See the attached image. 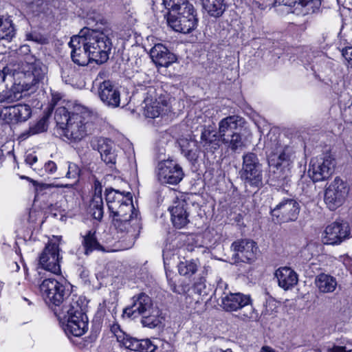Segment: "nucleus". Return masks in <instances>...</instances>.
<instances>
[{
  "instance_id": "53",
  "label": "nucleus",
  "mask_w": 352,
  "mask_h": 352,
  "mask_svg": "<svg viewBox=\"0 0 352 352\" xmlns=\"http://www.w3.org/2000/svg\"><path fill=\"white\" fill-rule=\"evenodd\" d=\"M25 162L32 166L38 160L37 157L34 153H29L25 156Z\"/></svg>"
},
{
  "instance_id": "25",
  "label": "nucleus",
  "mask_w": 352,
  "mask_h": 352,
  "mask_svg": "<svg viewBox=\"0 0 352 352\" xmlns=\"http://www.w3.org/2000/svg\"><path fill=\"white\" fill-rule=\"evenodd\" d=\"M187 210L188 204L184 199H177L174 202L170 211L171 213V220L175 228H182L189 222Z\"/></svg>"
},
{
  "instance_id": "19",
  "label": "nucleus",
  "mask_w": 352,
  "mask_h": 352,
  "mask_svg": "<svg viewBox=\"0 0 352 352\" xmlns=\"http://www.w3.org/2000/svg\"><path fill=\"white\" fill-rule=\"evenodd\" d=\"M167 23L175 31L184 34L190 33L197 25L198 19L195 14L176 15L174 13L166 14Z\"/></svg>"
},
{
  "instance_id": "50",
  "label": "nucleus",
  "mask_w": 352,
  "mask_h": 352,
  "mask_svg": "<svg viewBox=\"0 0 352 352\" xmlns=\"http://www.w3.org/2000/svg\"><path fill=\"white\" fill-rule=\"evenodd\" d=\"M69 71L72 72V69L67 66L62 69L61 77L66 83H70L72 80V76L69 75Z\"/></svg>"
},
{
  "instance_id": "3",
  "label": "nucleus",
  "mask_w": 352,
  "mask_h": 352,
  "mask_svg": "<svg viewBox=\"0 0 352 352\" xmlns=\"http://www.w3.org/2000/svg\"><path fill=\"white\" fill-rule=\"evenodd\" d=\"M105 199L109 217L116 228L120 232H134L140 228L138 212L133 206L130 192H122L113 188L106 189Z\"/></svg>"
},
{
  "instance_id": "42",
  "label": "nucleus",
  "mask_w": 352,
  "mask_h": 352,
  "mask_svg": "<svg viewBox=\"0 0 352 352\" xmlns=\"http://www.w3.org/2000/svg\"><path fill=\"white\" fill-rule=\"evenodd\" d=\"M29 8L35 13H40L45 10V2L43 0H25Z\"/></svg>"
},
{
  "instance_id": "11",
  "label": "nucleus",
  "mask_w": 352,
  "mask_h": 352,
  "mask_svg": "<svg viewBox=\"0 0 352 352\" xmlns=\"http://www.w3.org/2000/svg\"><path fill=\"white\" fill-rule=\"evenodd\" d=\"M240 176L245 184L259 188L263 185L261 164L256 154L248 153L243 156Z\"/></svg>"
},
{
  "instance_id": "33",
  "label": "nucleus",
  "mask_w": 352,
  "mask_h": 352,
  "mask_svg": "<svg viewBox=\"0 0 352 352\" xmlns=\"http://www.w3.org/2000/svg\"><path fill=\"white\" fill-rule=\"evenodd\" d=\"M198 267V261L195 259L182 261L177 265L179 274L186 278L194 275L197 272Z\"/></svg>"
},
{
  "instance_id": "54",
  "label": "nucleus",
  "mask_w": 352,
  "mask_h": 352,
  "mask_svg": "<svg viewBox=\"0 0 352 352\" xmlns=\"http://www.w3.org/2000/svg\"><path fill=\"white\" fill-rule=\"evenodd\" d=\"M10 72V69L8 67H4L3 70L0 69V85L5 81L7 74Z\"/></svg>"
},
{
  "instance_id": "6",
  "label": "nucleus",
  "mask_w": 352,
  "mask_h": 352,
  "mask_svg": "<svg viewBox=\"0 0 352 352\" xmlns=\"http://www.w3.org/2000/svg\"><path fill=\"white\" fill-rule=\"evenodd\" d=\"M40 291L45 302L56 316L57 309H62L69 298L80 300V297L72 295L70 291L57 280L48 278L40 285Z\"/></svg>"
},
{
  "instance_id": "18",
  "label": "nucleus",
  "mask_w": 352,
  "mask_h": 352,
  "mask_svg": "<svg viewBox=\"0 0 352 352\" xmlns=\"http://www.w3.org/2000/svg\"><path fill=\"white\" fill-rule=\"evenodd\" d=\"M1 114L8 123L17 124L27 121L32 115V109L28 104H17L4 107Z\"/></svg>"
},
{
  "instance_id": "52",
  "label": "nucleus",
  "mask_w": 352,
  "mask_h": 352,
  "mask_svg": "<svg viewBox=\"0 0 352 352\" xmlns=\"http://www.w3.org/2000/svg\"><path fill=\"white\" fill-rule=\"evenodd\" d=\"M342 56L347 62L352 65V47H347L343 49Z\"/></svg>"
},
{
  "instance_id": "28",
  "label": "nucleus",
  "mask_w": 352,
  "mask_h": 352,
  "mask_svg": "<svg viewBox=\"0 0 352 352\" xmlns=\"http://www.w3.org/2000/svg\"><path fill=\"white\" fill-rule=\"evenodd\" d=\"M217 132L214 126L209 125L201 129L200 143L208 152H214L219 147Z\"/></svg>"
},
{
  "instance_id": "32",
  "label": "nucleus",
  "mask_w": 352,
  "mask_h": 352,
  "mask_svg": "<svg viewBox=\"0 0 352 352\" xmlns=\"http://www.w3.org/2000/svg\"><path fill=\"white\" fill-rule=\"evenodd\" d=\"M162 321V318L160 315V311L153 307L151 311L142 316L141 323L145 327L153 329L159 326Z\"/></svg>"
},
{
  "instance_id": "1",
  "label": "nucleus",
  "mask_w": 352,
  "mask_h": 352,
  "mask_svg": "<svg viewBox=\"0 0 352 352\" xmlns=\"http://www.w3.org/2000/svg\"><path fill=\"white\" fill-rule=\"evenodd\" d=\"M87 23L89 28L82 29L69 43L72 61L80 66L87 65L91 60L104 63L112 48L113 32L109 23L97 12L89 14Z\"/></svg>"
},
{
  "instance_id": "46",
  "label": "nucleus",
  "mask_w": 352,
  "mask_h": 352,
  "mask_svg": "<svg viewBox=\"0 0 352 352\" xmlns=\"http://www.w3.org/2000/svg\"><path fill=\"white\" fill-rule=\"evenodd\" d=\"M228 291V285L220 279L217 282V285L216 289L214 291V294L216 295L220 296V298L221 299V296H223V292H229Z\"/></svg>"
},
{
  "instance_id": "27",
  "label": "nucleus",
  "mask_w": 352,
  "mask_h": 352,
  "mask_svg": "<svg viewBox=\"0 0 352 352\" xmlns=\"http://www.w3.org/2000/svg\"><path fill=\"white\" fill-rule=\"evenodd\" d=\"M278 285L285 290L294 287L298 283V275L290 267H280L275 272Z\"/></svg>"
},
{
  "instance_id": "48",
  "label": "nucleus",
  "mask_w": 352,
  "mask_h": 352,
  "mask_svg": "<svg viewBox=\"0 0 352 352\" xmlns=\"http://www.w3.org/2000/svg\"><path fill=\"white\" fill-rule=\"evenodd\" d=\"M329 352H352V343L349 342L344 346H334Z\"/></svg>"
},
{
  "instance_id": "12",
  "label": "nucleus",
  "mask_w": 352,
  "mask_h": 352,
  "mask_svg": "<svg viewBox=\"0 0 352 352\" xmlns=\"http://www.w3.org/2000/svg\"><path fill=\"white\" fill-rule=\"evenodd\" d=\"M30 52V46L28 45H21L18 50L19 55L25 56L24 63H22L21 72L29 79L30 83L35 85L44 77L45 68L42 63Z\"/></svg>"
},
{
  "instance_id": "2",
  "label": "nucleus",
  "mask_w": 352,
  "mask_h": 352,
  "mask_svg": "<svg viewBox=\"0 0 352 352\" xmlns=\"http://www.w3.org/2000/svg\"><path fill=\"white\" fill-rule=\"evenodd\" d=\"M264 147L270 166V184L277 187L285 186L289 182L293 164L292 148L283 144L280 135L272 131L267 135Z\"/></svg>"
},
{
  "instance_id": "22",
  "label": "nucleus",
  "mask_w": 352,
  "mask_h": 352,
  "mask_svg": "<svg viewBox=\"0 0 352 352\" xmlns=\"http://www.w3.org/2000/svg\"><path fill=\"white\" fill-rule=\"evenodd\" d=\"M244 124V119L239 116H230L223 118L219 122L218 135L220 140H225L232 133L241 131Z\"/></svg>"
},
{
  "instance_id": "59",
  "label": "nucleus",
  "mask_w": 352,
  "mask_h": 352,
  "mask_svg": "<svg viewBox=\"0 0 352 352\" xmlns=\"http://www.w3.org/2000/svg\"><path fill=\"white\" fill-rule=\"evenodd\" d=\"M23 299L26 301H28V300L26 298H24Z\"/></svg>"
},
{
  "instance_id": "55",
  "label": "nucleus",
  "mask_w": 352,
  "mask_h": 352,
  "mask_svg": "<svg viewBox=\"0 0 352 352\" xmlns=\"http://www.w3.org/2000/svg\"><path fill=\"white\" fill-rule=\"evenodd\" d=\"M260 352H276V351L269 346H263Z\"/></svg>"
},
{
  "instance_id": "20",
  "label": "nucleus",
  "mask_w": 352,
  "mask_h": 352,
  "mask_svg": "<svg viewBox=\"0 0 352 352\" xmlns=\"http://www.w3.org/2000/svg\"><path fill=\"white\" fill-rule=\"evenodd\" d=\"M153 302L151 298L144 293H140L132 298V304L124 309V315L129 318L142 316L151 311Z\"/></svg>"
},
{
  "instance_id": "21",
  "label": "nucleus",
  "mask_w": 352,
  "mask_h": 352,
  "mask_svg": "<svg viewBox=\"0 0 352 352\" xmlns=\"http://www.w3.org/2000/svg\"><path fill=\"white\" fill-rule=\"evenodd\" d=\"M234 256L242 262H249L254 258L257 250L256 243L250 239H241L234 241L231 246Z\"/></svg>"
},
{
  "instance_id": "36",
  "label": "nucleus",
  "mask_w": 352,
  "mask_h": 352,
  "mask_svg": "<svg viewBox=\"0 0 352 352\" xmlns=\"http://www.w3.org/2000/svg\"><path fill=\"white\" fill-rule=\"evenodd\" d=\"M95 234V231L89 230L83 236L82 245L85 248L86 254H89L95 250H100L101 247Z\"/></svg>"
},
{
  "instance_id": "34",
  "label": "nucleus",
  "mask_w": 352,
  "mask_h": 352,
  "mask_svg": "<svg viewBox=\"0 0 352 352\" xmlns=\"http://www.w3.org/2000/svg\"><path fill=\"white\" fill-rule=\"evenodd\" d=\"M23 98L19 85L13 86L8 90L0 92V103H12Z\"/></svg>"
},
{
  "instance_id": "17",
  "label": "nucleus",
  "mask_w": 352,
  "mask_h": 352,
  "mask_svg": "<svg viewBox=\"0 0 352 352\" xmlns=\"http://www.w3.org/2000/svg\"><path fill=\"white\" fill-rule=\"evenodd\" d=\"M98 96L102 102L110 108H116L120 104V91L110 80H104L99 84Z\"/></svg>"
},
{
  "instance_id": "10",
  "label": "nucleus",
  "mask_w": 352,
  "mask_h": 352,
  "mask_svg": "<svg viewBox=\"0 0 352 352\" xmlns=\"http://www.w3.org/2000/svg\"><path fill=\"white\" fill-rule=\"evenodd\" d=\"M336 166V159L332 155L326 153L311 160L308 173L314 182H322L331 177Z\"/></svg>"
},
{
  "instance_id": "8",
  "label": "nucleus",
  "mask_w": 352,
  "mask_h": 352,
  "mask_svg": "<svg viewBox=\"0 0 352 352\" xmlns=\"http://www.w3.org/2000/svg\"><path fill=\"white\" fill-rule=\"evenodd\" d=\"M350 187L346 180L336 177L333 181L325 186L324 201L331 210H335L345 201Z\"/></svg>"
},
{
  "instance_id": "9",
  "label": "nucleus",
  "mask_w": 352,
  "mask_h": 352,
  "mask_svg": "<svg viewBox=\"0 0 352 352\" xmlns=\"http://www.w3.org/2000/svg\"><path fill=\"white\" fill-rule=\"evenodd\" d=\"M221 303L223 308L227 311L245 309L239 314L243 320L254 318V312L251 305L250 295H245L240 292H223Z\"/></svg>"
},
{
  "instance_id": "47",
  "label": "nucleus",
  "mask_w": 352,
  "mask_h": 352,
  "mask_svg": "<svg viewBox=\"0 0 352 352\" xmlns=\"http://www.w3.org/2000/svg\"><path fill=\"white\" fill-rule=\"evenodd\" d=\"M79 174V168L76 164L69 163L68 165V170L66 173L67 178H76Z\"/></svg>"
},
{
  "instance_id": "57",
  "label": "nucleus",
  "mask_w": 352,
  "mask_h": 352,
  "mask_svg": "<svg viewBox=\"0 0 352 352\" xmlns=\"http://www.w3.org/2000/svg\"><path fill=\"white\" fill-rule=\"evenodd\" d=\"M89 276V272L88 271H85V270H83L81 274H80V276L82 278H83L85 280H86V278L88 277Z\"/></svg>"
},
{
  "instance_id": "40",
  "label": "nucleus",
  "mask_w": 352,
  "mask_h": 352,
  "mask_svg": "<svg viewBox=\"0 0 352 352\" xmlns=\"http://www.w3.org/2000/svg\"><path fill=\"white\" fill-rule=\"evenodd\" d=\"M111 331L116 337L118 342L121 346H124L125 342L129 339L130 336L126 334L121 329L118 323H114L111 326Z\"/></svg>"
},
{
  "instance_id": "41",
  "label": "nucleus",
  "mask_w": 352,
  "mask_h": 352,
  "mask_svg": "<svg viewBox=\"0 0 352 352\" xmlns=\"http://www.w3.org/2000/svg\"><path fill=\"white\" fill-rule=\"evenodd\" d=\"M187 14H195V10L193 6L188 0H184V3L176 9L175 14L186 15Z\"/></svg>"
},
{
  "instance_id": "30",
  "label": "nucleus",
  "mask_w": 352,
  "mask_h": 352,
  "mask_svg": "<svg viewBox=\"0 0 352 352\" xmlns=\"http://www.w3.org/2000/svg\"><path fill=\"white\" fill-rule=\"evenodd\" d=\"M204 10L214 18L220 17L226 10L225 0H200Z\"/></svg>"
},
{
  "instance_id": "13",
  "label": "nucleus",
  "mask_w": 352,
  "mask_h": 352,
  "mask_svg": "<svg viewBox=\"0 0 352 352\" xmlns=\"http://www.w3.org/2000/svg\"><path fill=\"white\" fill-rule=\"evenodd\" d=\"M145 98L144 102V115L147 118H155L159 117L162 113L168 110L166 107V100H164L160 101L162 106H155L154 97L163 96L165 94V90L160 85L155 83V85L148 86L145 89Z\"/></svg>"
},
{
  "instance_id": "38",
  "label": "nucleus",
  "mask_w": 352,
  "mask_h": 352,
  "mask_svg": "<svg viewBox=\"0 0 352 352\" xmlns=\"http://www.w3.org/2000/svg\"><path fill=\"white\" fill-rule=\"evenodd\" d=\"M283 3L290 7L298 3L302 7H307V11H311L312 12L318 10L321 6V0H283Z\"/></svg>"
},
{
  "instance_id": "24",
  "label": "nucleus",
  "mask_w": 352,
  "mask_h": 352,
  "mask_svg": "<svg viewBox=\"0 0 352 352\" xmlns=\"http://www.w3.org/2000/svg\"><path fill=\"white\" fill-rule=\"evenodd\" d=\"M91 146L93 149L98 151L102 160L107 164H116V154L110 140L102 138H94L91 142Z\"/></svg>"
},
{
  "instance_id": "56",
  "label": "nucleus",
  "mask_w": 352,
  "mask_h": 352,
  "mask_svg": "<svg viewBox=\"0 0 352 352\" xmlns=\"http://www.w3.org/2000/svg\"><path fill=\"white\" fill-rule=\"evenodd\" d=\"M41 186H42L43 188H50V187H52V186H56V187H63V186H62V185H56V186H54V185H53V184H41Z\"/></svg>"
},
{
  "instance_id": "37",
  "label": "nucleus",
  "mask_w": 352,
  "mask_h": 352,
  "mask_svg": "<svg viewBox=\"0 0 352 352\" xmlns=\"http://www.w3.org/2000/svg\"><path fill=\"white\" fill-rule=\"evenodd\" d=\"M15 35L13 24L10 19H6L0 22V41L5 40L10 42Z\"/></svg>"
},
{
  "instance_id": "16",
  "label": "nucleus",
  "mask_w": 352,
  "mask_h": 352,
  "mask_svg": "<svg viewBox=\"0 0 352 352\" xmlns=\"http://www.w3.org/2000/svg\"><path fill=\"white\" fill-rule=\"evenodd\" d=\"M350 231L346 223L333 222L325 228L322 242L327 245H337L349 237Z\"/></svg>"
},
{
  "instance_id": "5",
  "label": "nucleus",
  "mask_w": 352,
  "mask_h": 352,
  "mask_svg": "<svg viewBox=\"0 0 352 352\" xmlns=\"http://www.w3.org/2000/svg\"><path fill=\"white\" fill-rule=\"evenodd\" d=\"M80 300L69 298L65 302L63 307L57 309L56 317L62 324L63 329L69 337H80L88 329V320L82 312Z\"/></svg>"
},
{
  "instance_id": "49",
  "label": "nucleus",
  "mask_w": 352,
  "mask_h": 352,
  "mask_svg": "<svg viewBox=\"0 0 352 352\" xmlns=\"http://www.w3.org/2000/svg\"><path fill=\"white\" fill-rule=\"evenodd\" d=\"M153 99H155V100H154V102H155L154 105L155 106H160V105L162 106L160 101L166 100V107H168V108L169 107L170 96L169 94L167 93L166 91H165V94L164 95L163 94V96L154 97Z\"/></svg>"
},
{
  "instance_id": "23",
  "label": "nucleus",
  "mask_w": 352,
  "mask_h": 352,
  "mask_svg": "<svg viewBox=\"0 0 352 352\" xmlns=\"http://www.w3.org/2000/svg\"><path fill=\"white\" fill-rule=\"evenodd\" d=\"M153 63L158 67H168L175 62L176 56L161 43L155 45L150 51Z\"/></svg>"
},
{
  "instance_id": "31",
  "label": "nucleus",
  "mask_w": 352,
  "mask_h": 352,
  "mask_svg": "<svg viewBox=\"0 0 352 352\" xmlns=\"http://www.w3.org/2000/svg\"><path fill=\"white\" fill-rule=\"evenodd\" d=\"M89 212L97 220H101L104 214V206L100 193H95L93 196L89 207Z\"/></svg>"
},
{
  "instance_id": "60",
  "label": "nucleus",
  "mask_w": 352,
  "mask_h": 352,
  "mask_svg": "<svg viewBox=\"0 0 352 352\" xmlns=\"http://www.w3.org/2000/svg\"><path fill=\"white\" fill-rule=\"evenodd\" d=\"M0 22H1V18H0Z\"/></svg>"
},
{
  "instance_id": "7",
  "label": "nucleus",
  "mask_w": 352,
  "mask_h": 352,
  "mask_svg": "<svg viewBox=\"0 0 352 352\" xmlns=\"http://www.w3.org/2000/svg\"><path fill=\"white\" fill-rule=\"evenodd\" d=\"M61 240L60 236H52L38 257V265L41 267L54 274L60 273V263L63 259L60 248Z\"/></svg>"
},
{
  "instance_id": "44",
  "label": "nucleus",
  "mask_w": 352,
  "mask_h": 352,
  "mask_svg": "<svg viewBox=\"0 0 352 352\" xmlns=\"http://www.w3.org/2000/svg\"><path fill=\"white\" fill-rule=\"evenodd\" d=\"M179 144L180 146L182 153H184L188 150L195 148V146L197 145V142L192 139L188 140L187 138H181L179 140Z\"/></svg>"
},
{
  "instance_id": "15",
  "label": "nucleus",
  "mask_w": 352,
  "mask_h": 352,
  "mask_svg": "<svg viewBox=\"0 0 352 352\" xmlns=\"http://www.w3.org/2000/svg\"><path fill=\"white\" fill-rule=\"evenodd\" d=\"M184 176L182 167L173 160H164L157 164V177L162 184L176 185Z\"/></svg>"
},
{
  "instance_id": "58",
  "label": "nucleus",
  "mask_w": 352,
  "mask_h": 352,
  "mask_svg": "<svg viewBox=\"0 0 352 352\" xmlns=\"http://www.w3.org/2000/svg\"><path fill=\"white\" fill-rule=\"evenodd\" d=\"M201 286H202V285L201 283H195V289L200 294H201Z\"/></svg>"
},
{
  "instance_id": "51",
  "label": "nucleus",
  "mask_w": 352,
  "mask_h": 352,
  "mask_svg": "<svg viewBox=\"0 0 352 352\" xmlns=\"http://www.w3.org/2000/svg\"><path fill=\"white\" fill-rule=\"evenodd\" d=\"M44 169L45 172L52 174L56 172L57 169V166L56 163L53 161H48L44 165Z\"/></svg>"
},
{
  "instance_id": "35",
  "label": "nucleus",
  "mask_w": 352,
  "mask_h": 352,
  "mask_svg": "<svg viewBox=\"0 0 352 352\" xmlns=\"http://www.w3.org/2000/svg\"><path fill=\"white\" fill-rule=\"evenodd\" d=\"M221 142L232 151L241 150L245 146L244 140L242 138L241 131L232 133L225 140H221Z\"/></svg>"
},
{
  "instance_id": "39",
  "label": "nucleus",
  "mask_w": 352,
  "mask_h": 352,
  "mask_svg": "<svg viewBox=\"0 0 352 352\" xmlns=\"http://www.w3.org/2000/svg\"><path fill=\"white\" fill-rule=\"evenodd\" d=\"M47 130V118L43 117L40 119L34 125L20 135L21 140H25L28 137L44 132Z\"/></svg>"
},
{
  "instance_id": "26",
  "label": "nucleus",
  "mask_w": 352,
  "mask_h": 352,
  "mask_svg": "<svg viewBox=\"0 0 352 352\" xmlns=\"http://www.w3.org/2000/svg\"><path fill=\"white\" fill-rule=\"evenodd\" d=\"M337 278L326 273L318 274L314 279V285L320 294L333 293L338 287Z\"/></svg>"
},
{
  "instance_id": "43",
  "label": "nucleus",
  "mask_w": 352,
  "mask_h": 352,
  "mask_svg": "<svg viewBox=\"0 0 352 352\" xmlns=\"http://www.w3.org/2000/svg\"><path fill=\"white\" fill-rule=\"evenodd\" d=\"M184 3V0H163V4L168 10L167 14L174 13L176 9Z\"/></svg>"
},
{
  "instance_id": "45",
  "label": "nucleus",
  "mask_w": 352,
  "mask_h": 352,
  "mask_svg": "<svg viewBox=\"0 0 352 352\" xmlns=\"http://www.w3.org/2000/svg\"><path fill=\"white\" fill-rule=\"evenodd\" d=\"M182 154L190 162H196L199 155V150L198 144L195 146V148L188 150L187 151L182 153Z\"/></svg>"
},
{
  "instance_id": "14",
  "label": "nucleus",
  "mask_w": 352,
  "mask_h": 352,
  "mask_svg": "<svg viewBox=\"0 0 352 352\" xmlns=\"http://www.w3.org/2000/svg\"><path fill=\"white\" fill-rule=\"evenodd\" d=\"M300 212L299 204L294 199H283L271 210L273 220L277 223L295 221Z\"/></svg>"
},
{
  "instance_id": "4",
  "label": "nucleus",
  "mask_w": 352,
  "mask_h": 352,
  "mask_svg": "<svg viewBox=\"0 0 352 352\" xmlns=\"http://www.w3.org/2000/svg\"><path fill=\"white\" fill-rule=\"evenodd\" d=\"M91 118L89 112L84 109L70 113L63 107L58 108L54 115L64 136L71 142H78L87 135L91 126Z\"/></svg>"
},
{
  "instance_id": "29",
  "label": "nucleus",
  "mask_w": 352,
  "mask_h": 352,
  "mask_svg": "<svg viewBox=\"0 0 352 352\" xmlns=\"http://www.w3.org/2000/svg\"><path fill=\"white\" fill-rule=\"evenodd\" d=\"M124 348L139 352H155L157 345L149 339L138 340L130 336L126 341Z\"/></svg>"
}]
</instances>
